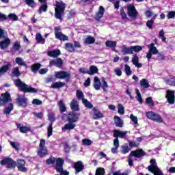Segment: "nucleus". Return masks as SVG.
Returning <instances> with one entry per match:
<instances>
[{
  "label": "nucleus",
  "mask_w": 175,
  "mask_h": 175,
  "mask_svg": "<svg viewBox=\"0 0 175 175\" xmlns=\"http://www.w3.org/2000/svg\"><path fill=\"white\" fill-rule=\"evenodd\" d=\"M14 85L18 88H20L22 92L24 94H36L38 93V89L32 88V86H29L25 83L23 82L21 79H17L14 81Z\"/></svg>",
  "instance_id": "f257e3e1"
},
{
  "label": "nucleus",
  "mask_w": 175,
  "mask_h": 175,
  "mask_svg": "<svg viewBox=\"0 0 175 175\" xmlns=\"http://www.w3.org/2000/svg\"><path fill=\"white\" fill-rule=\"evenodd\" d=\"M66 5L63 1H56V8H55V17L57 20H62V16L65 12Z\"/></svg>",
  "instance_id": "f03ea898"
},
{
  "label": "nucleus",
  "mask_w": 175,
  "mask_h": 175,
  "mask_svg": "<svg viewBox=\"0 0 175 175\" xmlns=\"http://www.w3.org/2000/svg\"><path fill=\"white\" fill-rule=\"evenodd\" d=\"M1 166H6L7 169H16V161L11 157H4L1 161Z\"/></svg>",
  "instance_id": "7ed1b4c3"
},
{
  "label": "nucleus",
  "mask_w": 175,
  "mask_h": 175,
  "mask_svg": "<svg viewBox=\"0 0 175 175\" xmlns=\"http://www.w3.org/2000/svg\"><path fill=\"white\" fill-rule=\"evenodd\" d=\"M146 116L148 120H151L154 122H158V124H162L163 122L162 116L154 111H148L146 113Z\"/></svg>",
  "instance_id": "20e7f679"
},
{
  "label": "nucleus",
  "mask_w": 175,
  "mask_h": 175,
  "mask_svg": "<svg viewBox=\"0 0 175 175\" xmlns=\"http://www.w3.org/2000/svg\"><path fill=\"white\" fill-rule=\"evenodd\" d=\"M45 146L46 140L41 139L39 144L40 149L37 152L38 155L40 157V158H43V157H46V155H49V150Z\"/></svg>",
  "instance_id": "39448f33"
},
{
  "label": "nucleus",
  "mask_w": 175,
  "mask_h": 175,
  "mask_svg": "<svg viewBox=\"0 0 175 175\" xmlns=\"http://www.w3.org/2000/svg\"><path fill=\"white\" fill-rule=\"evenodd\" d=\"M127 14L131 18H137L139 16V12L136 10L134 4H129L127 5Z\"/></svg>",
  "instance_id": "423d86ee"
},
{
  "label": "nucleus",
  "mask_w": 175,
  "mask_h": 175,
  "mask_svg": "<svg viewBox=\"0 0 175 175\" xmlns=\"http://www.w3.org/2000/svg\"><path fill=\"white\" fill-rule=\"evenodd\" d=\"M54 31L55 39H58V40H61L63 42H65L66 40H69V38L66 35L61 32V27H55Z\"/></svg>",
  "instance_id": "0eeeda50"
},
{
  "label": "nucleus",
  "mask_w": 175,
  "mask_h": 175,
  "mask_svg": "<svg viewBox=\"0 0 175 175\" xmlns=\"http://www.w3.org/2000/svg\"><path fill=\"white\" fill-rule=\"evenodd\" d=\"M55 77L56 79H59V80H64L66 79V81H69V79H70V73L64 70L55 71Z\"/></svg>",
  "instance_id": "6e6552de"
},
{
  "label": "nucleus",
  "mask_w": 175,
  "mask_h": 175,
  "mask_svg": "<svg viewBox=\"0 0 175 175\" xmlns=\"http://www.w3.org/2000/svg\"><path fill=\"white\" fill-rule=\"evenodd\" d=\"M10 100H12L10 93L6 92L5 93L1 94L0 96V106H3V105H6V103H9Z\"/></svg>",
  "instance_id": "1a4fd4ad"
},
{
  "label": "nucleus",
  "mask_w": 175,
  "mask_h": 175,
  "mask_svg": "<svg viewBox=\"0 0 175 175\" xmlns=\"http://www.w3.org/2000/svg\"><path fill=\"white\" fill-rule=\"evenodd\" d=\"M79 120H80V113H76L75 111L68 113L67 117V121L68 122H77Z\"/></svg>",
  "instance_id": "9d476101"
},
{
  "label": "nucleus",
  "mask_w": 175,
  "mask_h": 175,
  "mask_svg": "<svg viewBox=\"0 0 175 175\" xmlns=\"http://www.w3.org/2000/svg\"><path fill=\"white\" fill-rule=\"evenodd\" d=\"M16 167H18V172H22V173H25L27 172V169L25 167V160L23 159H19L16 161Z\"/></svg>",
  "instance_id": "9b49d317"
},
{
  "label": "nucleus",
  "mask_w": 175,
  "mask_h": 175,
  "mask_svg": "<svg viewBox=\"0 0 175 175\" xmlns=\"http://www.w3.org/2000/svg\"><path fill=\"white\" fill-rule=\"evenodd\" d=\"M129 157H134L135 158H143V157H146V152L143 149H137L131 151Z\"/></svg>",
  "instance_id": "f8f14e48"
},
{
  "label": "nucleus",
  "mask_w": 175,
  "mask_h": 175,
  "mask_svg": "<svg viewBox=\"0 0 175 175\" xmlns=\"http://www.w3.org/2000/svg\"><path fill=\"white\" fill-rule=\"evenodd\" d=\"M165 98L170 105H174L175 102V95H174V91L173 90H167Z\"/></svg>",
  "instance_id": "ddd939ff"
},
{
  "label": "nucleus",
  "mask_w": 175,
  "mask_h": 175,
  "mask_svg": "<svg viewBox=\"0 0 175 175\" xmlns=\"http://www.w3.org/2000/svg\"><path fill=\"white\" fill-rule=\"evenodd\" d=\"M16 126L17 129H19L21 133H28V132H31V126H24L23 123L16 122Z\"/></svg>",
  "instance_id": "4468645a"
},
{
  "label": "nucleus",
  "mask_w": 175,
  "mask_h": 175,
  "mask_svg": "<svg viewBox=\"0 0 175 175\" xmlns=\"http://www.w3.org/2000/svg\"><path fill=\"white\" fill-rule=\"evenodd\" d=\"M127 133L128 131H121L120 130L115 129L113 130V137H115L113 140H118V137H120V139H125Z\"/></svg>",
  "instance_id": "2eb2a0df"
},
{
  "label": "nucleus",
  "mask_w": 175,
  "mask_h": 175,
  "mask_svg": "<svg viewBox=\"0 0 175 175\" xmlns=\"http://www.w3.org/2000/svg\"><path fill=\"white\" fill-rule=\"evenodd\" d=\"M16 105L19 107H27L28 106V98L19 96L16 98Z\"/></svg>",
  "instance_id": "dca6fc26"
},
{
  "label": "nucleus",
  "mask_w": 175,
  "mask_h": 175,
  "mask_svg": "<svg viewBox=\"0 0 175 175\" xmlns=\"http://www.w3.org/2000/svg\"><path fill=\"white\" fill-rule=\"evenodd\" d=\"M72 167L75 169L77 174V173H80V172H83V170H84V164H83L81 161H79L74 163Z\"/></svg>",
  "instance_id": "f3484780"
},
{
  "label": "nucleus",
  "mask_w": 175,
  "mask_h": 175,
  "mask_svg": "<svg viewBox=\"0 0 175 175\" xmlns=\"http://www.w3.org/2000/svg\"><path fill=\"white\" fill-rule=\"evenodd\" d=\"M55 163L56 165L55 169L56 172L58 170H62V169H64V163H65V160L61 157L56 158Z\"/></svg>",
  "instance_id": "a211bd4d"
},
{
  "label": "nucleus",
  "mask_w": 175,
  "mask_h": 175,
  "mask_svg": "<svg viewBox=\"0 0 175 175\" xmlns=\"http://www.w3.org/2000/svg\"><path fill=\"white\" fill-rule=\"evenodd\" d=\"M64 60L61 58H57L56 60H50L49 66H57V68H62Z\"/></svg>",
  "instance_id": "6ab92c4d"
},
{
  "label": "nucleus",
  "mask_w": 175,
  "mask_h": 175,
  "mask_svg": "<svg viewBox=\"0 0 175 175\" xmlns=\"http://www.w3.org/2000/svg\"><path fill=\"white\" fill-rule=\"evenodd\" d=\"M12 68V63L8 62L7 64L3 65L0 68V77L1 76H3L10 69Z\"/></svg>",
  "instance_id": "aec40b11"
},
{
  "label": "nucleus",
  "mask_w": 175,
  "mask_h": 175,
  "mask_svg": "<svg viewBox=\"0 0 175 175\" xmlns=\"http://www.w3.org/2000/svg\"><path fill=\"white\" fill-rule=\"evenodd\" d=\"M47 55L49 57H51L52 58H57L59 55H61V51L59 49H54L52 51H49L47 53Z\"/></svg>",
  "instance_id": "412c9836"
},
{
  "label": "nucleus",
  "mask_w": 175,
  "mask_h": 175,
  "mask_svg": "<svg viewBox=\"0 0 175 175\" xmlns=\"http://www.w3.org/2000/svg\"><path fill=\"white\" fill-rule=\"evenodd\" d=\"M113 120L116 126L118 128H122L124 126V120L120 116H114Z\"/></svg>",
  "instance_id": "4be33fe9"
},
{
  "label": "nucleus",
  "mask_w": 175,
  "mask_h": 175,
  "mask_svg": "<svg viewBox=\"0 0 175 175\" xmlns=\"http://www.w3.org/2000/svg\"><path fill=\"white\" fill-rule=\"evenodd\" d=\"M70 107L72 111H79L80 108L79 107V102H77V100L73 99L70 104Z\"/></svg>",
  "instance_id": "5701e85b"
},
{
  "label": "nucleus",
  "mask_w": 175,
  "mask_h": 175,
  "mask_svg": "<svg viewBox=\"0 0 175 175\" xmlns=\"http://www.w3.org/2000/svg\"><path fill=\"white\" fill-rule=\"evenodd\" d=\"M94 111V120H99L100 118H103L105 117V115L102 113L100 111H99V109H98L96 107L93 108Z\"/></svg>",
  "instance_id": "b1692460"
},
{
  "label": "nucleus",
  "mask_w": 175,
  "mask_h": 175,
  "mask_svg": "<svg viewBox=\"0 0 175 175\" xmlns=\"http://www.w3.org/2000/svg\"><path fill=\"white\" fill-rule=\"evenodd\" d=\"M10 46V40L9 38H5V40L0 41V49L1 50H5Z\"/></svg>",
  "instance_id": "393cba45"
},
{
  "label": "nucleus",
  "mask_w": 175,
  "mask_h": 175,
  "mask_svg": "<svg viewBox=\"0 0 175 175\" xmlns=\"http://www.w3.org/2000/svg\"><path fill=\"white\" fill-rule=\"evenodd\" d=\"M121 52L123 55H126V54L132 55L133 52L132 51V46L127 47L126 45L122 46Z\"/></svg>",
  "instance_id": "a878e982"
},
{
  "label": "nucleus",
  "mask_w": 175,
  "mask_h": 175,
  "mask_svg": "<svg viewBox=\"0 0 175 175\" xmlns=\"http://www.w3.org/2000/svg\"><path fill=\"white\" fill-rule=\"evenodd\" d=\"M75 128H76V124L75 123L68 122L62 128V131H72V129H75Z\"/></svg>",
  "instance_id": "bb28decb"
},
{
  "label": "nucleus",
  "mask_w": 175,
  "mask_h": 175,
  "mask_svg": "<svg viewBox=\"0 0 175 175\" xmlns=\"http://www.w3.org/2000/svg\"><path fill=\"white\" fill-rule=\"evenodd\" d=\"M114 147L111 148V151L112 154H117L118 152V147H120V140H113Z\"/></svg>",
  "instance_id": "cd10ccee"
},
{
  "label": "nucleus",
  "mask_w": 175,
  "mask_h": 175,
  "mask_svg": "<svg viewBox=\"0 0 175 175\" xmlns=\"http://www.w3.org/2000/svg\"><path fill=\"white\" fill-rule=\"evenodd\" d=\"M103 14H105V8H103V6H100L98 12L96 14L95 19L97 21L100 20V18L103 17Z\"/></svg>",
  "instance_id": "c85d7f7f"
},
{
  "label": "nucleus",
  "mask_w": 175,
  "mask_h": 175,
  "mask_svg": "<svg viewBox=\"0 0 175 175\" xmlns=\"http://www.w3.org/2000/svg\"><path fill=\"white\" fill-rule=\"evenodd\" d=\"M99 72V70L98 69V67L95 66H90L89 70L87 71V75H90V76H92V75H95L96 73H98Z\"/></svg>",
  "instance_id": "c756f323"
},
{
  "label": "nucleus",
  "mask_w": 175,
  "mask_h": 175,
  "mask_svg": "<svg viewBox=\"0 0 175 175\" xmlns=\"http://www.w3.org/2000/svg\"><path fill=\"white\" fill-rule=\"evenodd\" d=\"M149 51L153 55H157L158 54L159 51L157 47H155V44L154 42H152L149 45Z\"/></svg>",
  "instance_id": "7c9ffc66"
},
{
  "label": "nucleus",
  "mask_w": 175,
  "mask_h": 175,
  "mask_svg": "<svg viewBox=\"0 0 175 175\" xmlns=\"http://www.w3.org/2000/svg\"><path fill=\"white\" fill-rule=\"evenodd\" d=\"M47 9H49V5H47V3H44L38 10V14H42L43 12H47Z\"/></svg>",
  "instance_id": "2f4dec72"
},
{
  "label": "nucleus",
  "mask_w": 175,
  "mask_h": 175,
  "mask_svg": "<svg viewBox=\"0 0 175 175\" xmlns=\"http://www.w3.org/2000/svg\"><path fill=\"white\" fill-rule=\"evenodd\" d=\"M40 68H42V64H40V63H35L31 65V70L33 73H36L38 70H40Z\"/></svg>",
  "instance_id": "473e14b6"
},
{
  "label": "nucleus",
  "mask_w": 175,
  "mask_h": 175,
  "mask_svg": "<svg viewBox=\"0 0 175 175\" xmlns=\"http://www.w3.org/2000/svg\"><path fill=\"white\" fill-rule=\"evenodd\" d=\"M65 85H66L65 82H55L51 85V88L55 90L58 88H62V87H65Z\"/></svg>",
  "instance_id": "72a5a7b5"
},
{
  "label": "nucleus",
  "mask_w": 175,
  "mask_h": 175,
  "mask_svg": "<svg viewBox=\"0 0 175 175\" xmlns=\"http://www.w3.org/2000/svg\"><path fill=\"white\" fill-rule=\"evenodd\" d=\"M100 80H99V77H94V87L96 91H99L100 90Z\"/></svg>",
  "instance_id": "f704fd0d"
},
{
  "label": "nucleus",
  "mask_w": 175,
  "mask_h": 175,
  "mask_svg": "<svg viewBox=\"0 0 175 175\" xmlns=\"http://www.w3.org/2000/svg\"><path fill=\"white\" fill-rule=\"evenodd\" d=\"M150 165L148 167V170L149 172L153 170L154 169L158 167V165H157V161L154 159H151L150 161Z\"/></svg>",
  "instance_id": "c9c22d12"
},
{
  "label": "nucleus",
  "mask_w": 175,
  "mask_h": 175,
  "mask_svg": "<svg viewBox=\"0 0 175 175\" xmlns=\"http://www.w3.org/2000/svg\"><path fill=\"white\" fill-rule=\"evenodd\" d=\"M58 106L59 107L60 113H65L66 111V106H65V103H64V100H60Z\"/></svg>",
  "instance_id": "e433bc0d"
},
{
  "label": "nucleus",
  "mask_w": 175,
  "mask_h": 175,
  "mask_svg": "<svg viewBox=\"0 0 175 175\" xmlns=\"http://www.w3.org/2000/svg\"><path fill=\"white\" fill-rule=\"evenodd\" d=\"M65 49L67 51H69V53H75V46L72 43H66Z\"/></svg>",
  "instance_id": "4c0bfd02"
},
{
  "label": "nucleus",
  "mask_w": 175,
  "mask_h": 175,
  "mask_svg": "<svg viewBox=\"0 0 175 175\" xmlns=\"http://www.w3.org/2000/svg\"><path fill=\"white\" fill-rule=\"evenodd\" d=\"M14 109L13 103H9L8 107L4 109V114H10L12 110Z\"/></svg>",
  "instance_id": "58836bf2"
},
{
  "label": "nucleus",
  "mask_w": 175,
  "mask_h": 175,
  "mask_svg": "<svg viewBox=\"0 0 175 175\" xmlns=\"http://www.w3.org/2000/svg\"><path fill=\"white\" fill-rule=\"evenodd\" d=\"M105 46L107 47H109L110 49H114L116 47V46H117V42L111 41V40H107L105 42Z\"/></svg>",
  "instance_id": "ea45409f"
},
{
  "label": "nucleus",
  "mask_w": 175,
  "mask_h": 175,
  "mask_svg": "<svg viewBox=\"0 0 175 175\" xmlns=\"http://www.w3.org/2000/svg\"><path fill=\"white\" fill-rule=\"evenodd\" d=\"M140 85L143 88H148L150 87V83H148V80L146 79H142L140 81Z\"/></svg>",
  "instance_id": "a19ab883"
},
{
  "label": "nucleus",
  "mask_w": 175,
  "mask_h": 175,
  "mask_svg": "<svg viewBox=\"0 0 175 175\" xmlns=\"http://www.w3.org/2000/svg\"><path fill=\"white\" fill-rule=\"evenodd\" d=\"M85 43L86 44H94L95 43V38L88 36L85 40Z\"/></svg>",
  "instance_id": "79ce46f5"
},
{
  "label": "nucleus",
  "mask_w": 175,
  "mask_h": 175,
  "mask_svg": "<svg viewBox=\"0 0 175 175\" xmlns=\"http://www.w3.org/2000/svg\"><path fill=\"white\" fill-rule=\"evenodd\" d=\"M36 40L38 43H42V44H44V42H46V40L43 38L40 33H37L36 35Z\"/></svg>",
  "instance_id": "37998d69"
},
{
  "label": "nucleus",
  "mask_w": 175,
  "mask_h": 175,
  "mask_svg": "<svg viewBox=\"0 0 175 175\" xmlns=\"http://www.w3.org/2000/svg\"><path fill=\"white\" fill-rule=\"evenodd\" d=\"M151 173H152L154 175H164L163 172L159 167H157L156 168L150 171Z\"/></svg>",
  "instance_id": "c03bdc74"
},
{
  "label": "nucleus",
  "mask_w": 175,
  "mask_h": 175,
  "mask_svg": "<svg viewBox=\"0 0 175 175\" xmlns=\"http://www.w3.org/2000/svg\"><path fill=\"white\" fill-rule=\"evenodd\" d=\"M82 102L85 107H86L87 109H92L94 107L92 103H91V102L88 101V100L87 99H83Z\"/></svg>",
  "instance_id": "a18cd8bd"
},
{
  "label": "nucleus",
  "mask_w": 175,
  "mask_h": 175,
  "mask_svg": "<svg viewBox=\"0 0 175 175\" xmlns=\"http://www.w3.org/2000/svg\"><path fill=\"white\" fill-rule=\"evenodd\" d=\"M135 92L137 94V100H138L140 105L143 104V98H142V94L140 93V91H139V89H135Z\"/></svg>",
  "instance_id": "49530a36"
},
{
  "label": "nucleus",
  "mask_w": 175,
  "mask_h": 175,
  "mask_svg": "<svg viewBox=\"0 0 175 175\" xmlns=\"http://www.w3.org/2000/svg\"><path fill=\"white\" fill-rule=\"evenodd\" d=\"M118 113L121 116H124V114H125V108L122 105V104L118 105Z\"/></svg>",
  "instance_id": "de8ad7c7"
},
{
  "label": "nucleus",
  "mask_w": 175,
  "mask_h": 175,
  "mask_svg": "<svg viewBox=\"0 0 175 175\" xmlns=\"http://www.w3.org/2000/svg\"><path fill=\"white\" fill-rule=\"evenodd\" d=\"M124 9H126V7H122L120 8V16L122 20H126L128 18V16L126 13H125V10Z\"/></svg>",
  "instance_id": "09e8293b"
},
{
  "label": "nucleus",
  "mask_w": 175,
  "mask_h": 175,
  "mask_svg": "<svg viewBox=\"0 0 175 175\" xmlns=\"http://www.w3.org/2000/svg\"><path fill=\"white\" fill-rule=\"evenodd\" d=\"M12 75L15 76V77H20V76H21V72H20L18 67L13 68Z\"/></svg>",
  "instance_id": "8fccbe9b"
},
{
  "label": "nucleus",
  "mask_w": 175,
  "mask_h": 175,
  "mask_svg": "<svg viewBox=\"0 0 175 175\" xmlns=\"http://www.w3.org/2000/svg\"><path fill=\"white\" fill-rule=\"evenodd\" d=\"M146 105H148L151 107L154 106V100H152V97L150 96L146 98Z\"/></svg>",
  "instance_id": "3c124183"
},
{
  "label": "nucleus",
  "mask_w": 175,
  "mask_h": 175,
  "mask_svg": "<svg viewBox=\"0 0 175 175\" xmlns=\"http://www.w3.org/2000/svg\"><path fill=\"white\" fill-rule=\"evenodd\" d=\"M165 81L168 85H171V87H175V77L170 78Z\"/></svg>",
  "instance_id": "603ef678"
},
{
  "label": "nucleus",
  "mask_w": 175,
  "mask_h": 175,
  "mask_svg": "<svg viewBox=\"0 0 175 175\" xmlns=\"http://www.w3.org/2000/svg\"><path fill=\"white\" fill-rule=\"evenodd\" d=\"M57 160V158L51 156L50 158L46 160V165H54V163Z\"/></svg>",
  "instance_id": "864d4df0"
},
{
  "label": "nucleus",
  "mask_w": 175,
  "mask_h": 175,
  "mask_svg": "<svg viewBox=\"0 0 175 175\" xmlns=\"http://www.w3.org/2000/svg\"><path fill=\"white\" fill-rule=\"evenodd\" d=\"M16 63L19 65L20 66H27V64H25L21 57H16Z\"/></svg>",
  "instance_id": "5fc2aeb1"
},
{
  "label": "nucleus",
  "mask_w": 175,
  "mask_h": 175,
  "mask_svg": "<svg viewBox=\"0 0 175 175\" xmlns=\"http://www.w3.org/2000/svg\"><path fill=\"white\" fill-rule=\"evenodd\" d=\"M25 3L29 8H35L36 6V3H35V0H25Z\"/></svg>",
  "instance_id": "6e6d98bb"
},
{
  "label": "nucleus",
  "mask_w": 175,
  "mask_h": 175,
  "mask_svg": "<svg viewBox=\"0 0 175 175\" xmlns=\"http://www.w3.org/2000/svg\"><path fill=\"white\" fill-rule=\"evenodd\" d=\"M48 118H49V121H51V124H53V122H54L56 120L55 113H54L53 112L49 113L48 114Z\"/></svg>",
  "instance_id": "4d7b16f0"
},
{
  "label": "nucleus",
  "mask_w": 175,
  "mask_h": 175,
  "mask_svg": "<svg viewBox=\"0 0 175 175\" xmlns=\"http://www.w3.org/2000/svg\"><path fill=\"white\" fill-rule=\"evenodd\" d=\"M10 144L12 148H14L16 151H18L20 147V144L14 142L13 141H10Z\"/></svg>",
  "instance_id": "13d9d810"
},
{
  "label": "nucleus",
  "mask_w": 175,
  "mask_h": 175,
  "mask_svg": "<svg viewBox=\"0 0 175 175\" xmlns=\"http://www.w3.org/2000/svg\"><path fill=\"white\" fill-rule=\"evenodd\" d=\"M132 51L135 53H139V51H142L143 50V47L142 46L135 45L131 46Z\"/></svg>",
  "instance_id": "bf43d9fd"
},
{
  "label": "nucleus",
  "mask_w": 175,
  "mask_h": 175,
  "mask_svg": "<svg viewBox=\"0 0 175 175\" xmlns=\"http://www.w3.org/2000/svg\"><path fill=\"white\" fill-rule=\"evenodd\" d=\"M106 172L105 171V168L103 167H98L96 170L95 175H105Z\"/></svg>",
  "instance_id": "052dcab7"
},
{
  "label": "nucleus",
  "mask_w": 175,
  "mask_h": 175,
  "mask_svg": "<svg viewBox=\"0 0 175 175\" xmlns=\"http://www.w3.org/2000/svg\"><path fill=\"white\" fill-rule=\"evenodd\" d=\"M131 151V148L128 146H122V150H120L121 154H128Z\"/></svg>",
  "instance_id": "680f3d73"
},
{
  "label": "nucleus",
  "mask_w": 175,
  "mask_h": 175,
  "mask_svg": "<svg viewBox=\"0 0 175 175\" xmlns=\"http://www.w3.org/2000/svg\"><path fill=\"white\" fill-rule=\"evenodd\" d=\"M52 135H53V123H51L48 126L47 136L48 137H50V136H52Z\"/></svg>",
  "instance_id": "e2e57ef3"
},
{
  "label": "nucleus",
  "mask_w": 175,
  "mask_h": 175,
  "mask_svg": "<svg viewBox=\"0 0 175 175\" xmlns=\"http://www.w3.org/2000/svg\"><path fill=\"white\" fill-rule=\"evenodd\" d=\"M82 144L83 146H91V144H92V141L90 139L85 138L82 140Z\"/></svg>",
  "instance_id": "0e129e2a"
},
{
  "label": "nucleus",
  "mask_w": 175,
  "mask_h": 175,
  "mask_svg": "<svg viewBox=\"0 0 175 175\" xmlns=\"http://www.w3.org/2000/svg\"><path fill=\"white\" fill-rule=\"evenodd\" d=\"M124 68L126 75L127 76H131V75H132V70H131V67L128 64H126L124 65Z\"/></svg>",
  "instance_id": "69168bd1"
},
{
  "label": "nucleus",
  "mask_w": 175,
  "mask_h": 175,
  "mask_svg": "<svg viewBox=\"0 0 175 175\" xmlns=\"http://www.w3.org/2000/svg\"><path fill=\"white\" fill-rule=\"evenodd\" d=\"M77 98L78 99H82V100H84V99H85L84 98V94L81 90L77 91Z\"/></svg>",
  "instance_id": "338daca9"
},
{
  "label": "nucleus",
  "mask_w": 175,
  "mask_h": 175,
  "mask_svg": "<svg viewBox=\"0 0 175 175\" xmlns=\"http://www.w3.org/2000/svg\"><path fill=\"white\" fill-rule=\"evenodd\" d=\"M157 60L158 61H165L166 59V57H165V55L163 54V52L157 53Z\"/></svg>",
  "instance_id": "774afa93"
}]
</instances>
